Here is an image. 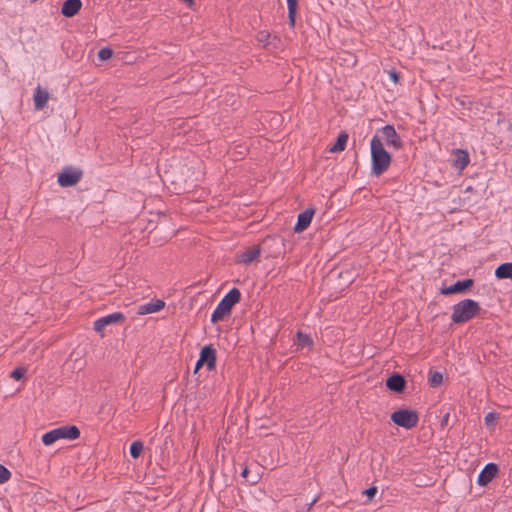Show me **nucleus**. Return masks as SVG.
I'll list each match as a JSON object with an SVG mask.
<instances>
[{"label": "nucleus", "instance_id": "obj_1", "mask_svg": "<svg viewBox=\"0 0 512 512\" xmlns=\"http://www.w3.org/2000/svg\"><path fill=\"white\" fill-rule=\"evenodd\" d=\"M371 149V174L375 176L382 175L390 166L392 157L384 148L382 139L376 134L370 141Z\"/></svg>", "mask_w": 512, "mask_h": 512}, {"label": "nucleus", "instance_id": "obj_2", "mask_svg": "<svg viewBox=\"0 0 512 512\" xmlns=\"http://www.w3.org/2000/svg\"><path fill=\"white\" fill-rule=\"evenodd\" d=\"M80 437V430L75 425H65L46 432L42 436L45 446H50L60 439L76 440Z\"/></svg>", "mask_w": 512, "mask_h": 512}, {"label": "nucleus", "instance_id": "obj_3", "mask_svg": "<svg viewBox=\"0 0 512 512\" xmlns=\"http://www.w3.org/2000/svg\"><path fill=\"white\" fill-rule=\"evenodd\" d=\"M241 293L237 288H232L218 303L211 314L210 320H219L228 316L232 307L240 300Z\"/></svg>", "mask_w": 512, "mask_h": 512}, {"label": "nucleus", "instance_id": "obj_4", "mask_svg": "<svg viewBox=\"0 0 512 512\" xmlns=\"http://www.w3.org/2000/svg\"><path fill=\"white\" fill-rule=\"evenodd\" d=\"M479 304L472 299H465L454 305L451 320H470L478 316Z\"/></svg>", "mask_w": 512, "mask_h": 512}, {"label": "nucleus", "instance_id": "obj_5", "mask_svg": "<svg viewBox=\"0 0 512 512\" xmlns=\"http://www.w3.org/2000/svg\"><path fill=\"white\" fill-rule=\"evenodd\" d=\"M390 419L397 426L412 429L418 424L419 415L416 410L405 408L394 411Z\"/></svg>", "mask_w": 512, "mask_h": 512}, {"label": "nucleus", "instance_id": "obj_6", "mask_svg": "<svg viewBox=\"0 0 512 512\" xmlns=\"http://www.w3.org/2000/svg\"><path fill=\"white\" fill-rule=\"evenodd\" d=\"M379 132L381 134L379 137L382 139V143H385L389 148L400 150L403 147V141L393 125H385Z\"/></svg>", "mask_w": 512, "mask_h": 512}, {"label": "nucleus", "instance_id": "obj_7", "mask_svg": "<svg viewBox=\"0 0 512 512\" xmlns=\"http://www.w3.org/2000/svg\"><path fill=\"white\" fill-rule=\"evenodd\" d=\"M165 307V302L162 299L154 298L147 303L136 305L133 310L135 315L144 316L161 311Z\"/></svg>", "mask_w": 512, "mask_h": 512}, {"label": "nucleus", "instance_id": "obj_8", "mask_svg": "<svg viewBox=\"0 0 512 512\" xmlns=\"http://www.w3.org/2000/svg\"><path fill=\"white\" fill-rule=\"evenodd\" d=\"M82 178V171L74 168H65L58 175V183L61 187H71L77 184Z\"/></svg>", "mask_w": 512, "mask_h": 512}, {"label": "nucleus", "instance_id": "obj_9", "mask_svg": "<svg viewBox=\"0 0 512 512\" xmlns=\"http://www.w3.org/2000/svg\"><path fill=\"white\" fill-rule=\"evenodd\" d=\"M499 473V466L496 463H488L484 466L477 478L479 486H487Z\"/></svg>", "mask_w": 512, "mask_h": 512}, {"label": "nucleus", "instance_id": "obj_10", "mask_svg": "<svg viewBox=\"0 0 512 512\" xmlns=\"http://www.w3.org/2000/svg\"><path fill=\"white\" fill-rule=\"evenodd\" d=\"M385 385L392 392L403 393L406 389L407 381L402 374L394 372L386 379Z\"/></svg>", "mask_w": 512, "mask_h": 512}, {"label": "nucleus", "instance_id": "obj_11", "mask_svg": "<svg viewBox=\"0 0 512 512\" xmlns=\"http://www.w3.org/2000/svg\"><path fill=\"white\" fill-rule=\"evenodd\" d=\"M199 358L205 363L208 371H213L216 368L217 353L212 345L204 346L200 351Z\"/></svg>", "mask_w": 512, "mask_h": 512}, {"label": "nucleus", "instance_id": "obj_12", "mask_svg": "<svg viewBox=\"0 0 512 512\" xmlns=\"http://www.w3.org/2000/svg\"><path fill=\"white\" fill-rule=\"evenodd\" d=\"M314 213H315V210L313 208H308V209L304 210L303 212H301L298 215L297 223L294 226V231L297 233H300V232H303L304 230H306L312 221Z\"/></svg>", "mask_w": 512, "mask_h": 512}, {"label": "nucleus", "instance_id": "obj_13", "mask_svg": "<svg viewBox=\"0 0 512 512\" xmlns=\"http://www.w3.org/2000/svg\"><path fill=\"white\" fill-rule=\"evenodd\" d=\"M256 39L262 46L268 50L277 48L280 42L277 36H272L268 31L262 30L257 33Z\"/></svg>", "mask_w": 512, "mask_h": 512}, {"label": "nucleus", "instance_id": "obj_14", "mask_svg": "<svg viewBox=\"0 0 512 512\" xmlns=\"http://www.w3.org/2000/svg\"><path fill=\"white\" fill-rule=\"evenodd\" d=\"M453 155L452 166L460 172L463 171L470 163L469 153L463 149H455Z\"/></svg>", "mask_w": 512, "mask_h": 512}, {"label": "nucleus", "instance_id": "obj_15", "mask_svg": "<svg viewBox=\"0 0 512 512\" xmlns=\"http://www.w3.org/2000/svg\"><path fill=\"white\" fill-rule=\"evenodd\" d=\"M261 253V249L259 246H253L251 248L246 249L245 251L239 253L237 255V261L242 264H250L256 260H258Z\"/></svg>", "mask_w": 512, "mask_h": 512}, {"label": "nucleus", "instance_id": "obj_16", "mask_svg": "<svg viewBox=\"0 0 512 512\" xmlns=\"http://www.w3.org/2000/svg\"><path fill=\"white\" fill-rule=\"evenodd\" d=\"M82 7L81 0H66L61 8V13L67 18L75 16Z\"/></svg>", "mask_w": 512, "mask_h": 512}, {"label": "nucleus", "instance_id": "obj_17", "mask_svg": "<svg viewBox=\"0 0 512 512\" xmlns=\"http://www.w3.org/2000/svg\"><path fill=\"white\" fill-rule=\"evenodd\" d=\"M33 99H34L35 109L42 110L47 105V102L49 99V92L47 91V89H44V88H41L40 86H38L35 89Z\"/></svg>", "mask_w": 512, "mask_h": 512}, {"label": "nucleus", "instance_id": "obj_18", "mask_svg": "<svg viewBox=\"0 0 512 512\" xmlns=\"http://www.w3.org/2000/svg\"><path fill=\"white\" fill-rule=\"evenodd\" d=\"M472 285H473L472 279H465L462 281H457L454 284L450 285L449 287L444 288L442 290V293L443 294H454V293L463 292L466 289H468L469 287H471Z\"/></svg>", "mask_w": 512, "mask_h": 512}, {"label": "nucleus", "instance_id": "obj_19", "mask_svg": "<svg viewBox=\"0 0 512 512\" xmlns=\"http://www.w3.org/2000/svg\"><path fill=\"white\" fill-rule=\"evenodd\" d=\"M495 276L498 279H512V263L506 262L499 265L495 270Z\"/></svg>", "mask_w": 512, "mask_h": 512}, {"label": "nucleus", "instance_id": "obj_20", "mask_svg": "<svg viewBox=\"0 0 512 512\" xmlns=\"http://www.w3.org/2000/svg\"><path fill=\"white\" fill-rule=\"evenodd\" d=\"M348 140V135L345 132H342L338 135L336 143L330 148L331 152H340L343 151L346 147Z\"/></svg>", "mask_w": 512, "mask_h": 512}, {"label": "nucleus", "instance_id": "obj_21", "mask_svg": "<svg viewBox=\"0 0 512 512\" xmlns=\"http://www.w3.org/2000/svg\"><path fill=\"white\" fill-rule=\"evenodd\" d=\"M298 0H287L288 18L291 27L295 25Z\"/></svg>", "mask_w": 512, "mask_h": 512}, {"label": "nucleus", "instance_id": "obj_22", "mask_svg": "<svg viewBox=\"0 0 512 512\" xmlns=\"http://www.w3.org/2000/svg\"><path fill=\"white\" fill-rule=\"evenodd\" d=\"M428 382L431 387H438L443 383V374L438 371L430 372Z\"/></svg>", "mask_w": 512, "mask_h": 512}, {"label": "nucleus", "instance_id": "obj_23", "mask_svg": "<svg viewBox=\"0 0 512 512\" xmlns=\"http://www.w3.org/2000/svg\"><path fill=\"white\" fill-rule=\"evenodd\" d=\"M297 345L300 347H307L312 345L313 341L308 334L298 331L297 334Z\"/></svg>", "mask_w": 512, "mask_h": 512}, {"label": "nucleus", "instance_id": "obj_24", "mask_svg": "<svg viewBox=\"0 0 512 512\" xmlns=\"http://www.w3.org/2000/svg\"><path fill=\"white\" fill-rule=\"evenodd\" d=\"M143 448H144V446L141 441H134L130 445V449H129L131 457L134 459H137L141 455Z\"/></svg>", "mask_w": 512, "mask_h": 512}, {"label": "nucleus", "instance_id": "obj_25", "mask_svg": "<svg viewBox=\"0 0 512 512\" xmlns=\"http://www.w3.org/2000/svg\"><path fill=\"white\" fill-rule=\"evenodd\" d=\"M126 315H124L122 312H114L105 316H100L96 320L99 321H119V320H125Z\"/></svg>", "mask_w": 512, "mask_h": 512}, {"label": "nucleus", "instance_id": "obj_26", "mask_svg": "<svg viewBox=\"0 0 512 512\" xmlns=\"http://www.w3.org/2000/svg\"><path fill=\"white\" fill-rule=\"evenodd\" d=\"M498 418H499L498 413H496V412H489L485 416L484 421H485V424L488 427H494L496 425V423H497Z\"/></svg>", "mask_w": 512, "mask_h": 512}, {"label": "nucleus", "instance_id": "obj_27", "mask_svg": "<svg viewBox=\"0 0 512 512\" xmlns=\"http://www.w3.org/2000/svg\"><path fill=\"white\" fill-rule=\"evenodd\" d=\"M26 368L25 367H17L15 368L12 372H11V377L15 380H22L24 379L25 375H26Z\"/></svg>", "mask_w": 512, "mask_h": 512}, {"label": "nucleus", "instance_id": "obj_28", "mask_svg": "<svg viewBox=\"0 0 512 512\" xmlns=\"http://www.w3.org/2000/svg\"><path fill=\"white\" fill-rule=\"evenodd\" d=\"M241 476L249 483L251 484H256L258 482V475H254L252 477H250V470L248 467H245L242 472H241Z\"/></svg>", "mask_w": 512, "mask_h": 512}, {"label": "nucleus", "instance_id": "obj_29", "mask_svg": "<svg viewBox=\"0 0 512 512\" xmlns=\"http://www.w3.org/2000/svg\"><path fill=\"white\" fill-rule=\"evenodd\" d=\"M112 50L108 47L101 48L98 52V58L102 61L108 60L112 57Z\"/></svg>", "mask_w": 512, "mask_h": 512}, {"label": "nucleus", "instance_id": "obj_30", "mask_svg": "<svg viewBox=\"0 0 512 512\" xmlns=\"http://www.w3.org/2000/svg\"><path fill=\"white\" fill-rule=\"evenodd\" d=\"M11 477V472L2 464H0V484L7 482Z\"/></svg>", "mask_w": 512, "mask_h": 512}, {"label": "nucleus", "instance_id": "obj_31", "mask_svg": "<svg viewBox=\"0 0 512 512\" xmlns=\"http://www.w3.org/2000/svg\"><path fill=\"white\" fill-rule=\"evenodd\" d=\"M113 322H94V330L99 333L101 335V337L104 336L103 334V330L104 328L109 325V324H112Z\"/></svg>", "mask_w": 512, "mask_h": 512}, {"label": "nucleus", "instance_id": "obj_32", "mask_svg": "<svg viewBox=\"0 0 512 512\" xmlns=\"http://www.w3.org/2000/svg\"><path fill=\"white\" fill-rule=\"evenodd\" d=\"M363 493L368 497V499L371 500L377 493V488L375 486H371L368 489H366Z\"/></svg>", "mask_w": 512, "mask_h": 512}, {"label": "nucleus", "instance_id": "obj_33", "mask_svg": "<svg viewBox=\"0 0 512 512\" xmlns=\"http://www.w3.org/2000/svg\"><path fill=\"white\" fill-rule=\"evenodd\" d=\"M205 365V363L202 361V359H198L196 364H195V369H194V372L196 373L201 367H203Z\"/></svg>", "mask_w": 512, "mask_h": 512}, {"label": "nucleus", "instance_id": "obj_34", "mask_svg": "<svg viewBox=\"0 0 512 512\" xmlns=\"http://www.w3.org/2000/svg\"><path fill=\"white\" fill-rule=\"evenodd\" d=\"M389 76H390V79L393 81V82H397L398 81V74L396 71H390L389 72Z\"/></svg>", "mask_w": 512, "mask_h": 512}, {"label": "nucleus", "instance_id": "obj_35", "mask_svg": "<svg viewBox=\"0 0 512 512\" xmlns=\"http://www.w3.org/2000/svg\"><path fill=\"white\" fill-rule=\"evenodd\" d=\"M449 419V413H446L441 419V426L444 427L447 425Z\"/></svg>", "mask_w": 512, "mask_h": 512}, {"label": "nucleus", "instance_id": "obj_36", "mask_svg": "<svg viewBox=\"0 0 512 512\" xmlns=\"http://www.w3.org/2000/svg\"><path fill=\"white\" fill-rule=\"evenodd\" d=\"M315 502H316V499H313V500L308 504L309 509L313 506V504H314Z\"/></svg>", "mask_w": 512, "mask_h": 512}]
</instances>
